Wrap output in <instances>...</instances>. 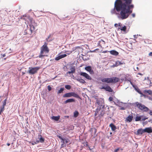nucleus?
I'll return each mask as SVG.
<instances>
[{"label": "nucleus", "instance_id": "a18cd8bd", "mask_svg": "<svg viewBox=\"0 0 152 152\" xmlns=\"http://www.w3.org/2000/svg\"><path fill=\"white\" fill-rule=\"evenodd\" d=\"M148 55L150 56H151L152 57V52H150L149 54Z\"/></svg>", "mask_w": 152, "mask_h": 152}, {"label": "nucleus", "instance_id": "ddd939ff", "mask_svg": "<svg viewBox=\"0 0 152 152\" xmlns=\"http://www.w3.org/2000/svg\"><path fill=\"white\" fill-rule=\"evenodd\" d=\"M133 116L132 115L128 116L126 118L125 121L127 122H131L133 119Z\"/></svg>", "mask_w": 152, "mask_h": 152}, {"label": "nucleus", "instance_id": "5fc2aeb1", "mask_svg": "<svg viewBox=\"0 0 152 152\" xmlns=\"http://www.w3.org/2000/svg\"><path fill=\"white\" fill-rule=\"evenodd\" d=\"M7 146H9L10 145V144L9 143H7Z\"/></svg>", "mask_w": 152, "mask_h": 152}, {"label": "nucleus", "instance_id": "aec40b11", "mask_svg": "<svg viewBox=\"0 0 152 152\" xmlns=\"http://www.w3.org/2000/svg\"><path fill=\"white\" fill-rule=\"evenodd\" d=\"M72 92L66 93L63 95L64 97H72Z\"/></svg>", "mask_w": 152, "mask_h": 152}, {"label": "nucleus", "instance_id": "6e6d98bb", "mask_svg": "<svg viewBox=\"0 0 152 152\" xmlns=\"http://www.w3.org/2000/svg\"><path fill=\"white\" fill-rule=\"evenodd\" d=\"M122 26L123 25H122V26H119L120 27L119 28L120 29V28H121Z\"/></svg>", "mask_w": 152, "mask_h": 152}, {"label": "nucleus", "instance_id": "c9c22d12", "mask_svg": "<svg viewBox=\"0 0 152 152\" xmlns=\"http://www.w3.org/2000/svg\"><path fill=\"white\" fill-rule=\"evenodd\" d=\"M67 55L66 54H64L62 55H60L61 58H64Z\"/></svg>", "mask_w": 152, "mask_h": 152}, {"label": "nucleus", "instance_id": "c03bdc74", "mask_svg": "<svg viewBox=\"0 0 152 152\" xmlns=\"http://www.w3.org/2000/svg\"><path fill=\"white\" fill-rule=\"evenodd\" d=\"M1 55L2 58H3L6 56L5 54H1Z\"/></svg>", "mask_w": 152, "mask_h": 152}, {"label": "nucleus", "instance_id": "412c9836", "mask_svg": "<svg viewBox=\"0 0 152 152\" xmlns=\"http://www.w3.org/2000/svg\"><path fill=\"white\" fill-rule=\"evenodd\" d=\"M86 12H85L79 14V16L81 18H84L86 15Z\"/></svg>", "mask_w": 152, "mask_h": 152}, {"label": "nucleus", "instance_id": "7c9ffc66", "mask_svg": "<svg viewBox=\"0 0 152 152\" xmlns=\"http://www.w3.org/2000/svg\"><path fill=\"white\" fill-rule=\"evenodd\" d=\"M63 142L64 143V142H65V143H69L70 142L69 140L68 139H64V140H63Z\"/></svg>", "mask_w": 152, "mask_h": 152}, {"label": "nucleus", "instance_id": "72a5a7b5", "mask_svg": "<svg viewBox=\"0 0 152 152\" xmlns=\"http://www.w3.org/2000/svg\"><path fill=\"white\" fill-rule=\"evenodd\" d=\"M7 100V99H5L4 100V102L3 103V107H4V106L6 105V103Z\"/></svg>", "mask_w": 152, "mask_h": 152}, {"label": "nucleus", "instance_id": "4c0bfd02", "mask_svg": "<svg viewBox=\"0 0 152 152\" xmlns=\"http://www.w3.org/2000/svg\"><path fill=\"white\" fill-rule=\"evenodd\" d=\"M4 110V107H2L1 108V109L0 110V115H1V113L3 112V111Z\"/></svg>", "mask_w": 152, "mask_h": 152}, {"label": "nucleus", "instance_id": "cd10ccee", "mask_svg": "<svg viewBox=\"0 0 152 152\" xmlns=\"http://www.w3.org/2000/svg\"><path fill=\"white\" fill-rule=\"evenodd\" d=\"M39 136L41 137L39 139V142L41 143L45 141V139L42 137L41 135H40Z\"/></svg>", "mask_w": 152, "mask_h": 152}, {"label": "nucleus", "instance_id": "bb28decb", "mask_svg": "<svg viewBox=\"0 0 152 152\" xmlns=\"http://www.w3.org/2000/svg\"><path fill=\"white\" fill-rule=\"evenodd\" d=\"M126 27L125 26H124L121 28H120V29L121 31L125 32L126 31Z\"/></svg>", "mask_w": 152, "mask_h": 152}, {"label": "nucleus", "instance_id": "5701e85b", "mask_svg": "<svg viewBox=\"0 0 152 152\" xmlns=\"http://www.w3.org/2000/svg\"><path fill=\"white\" fill-rule=\"evenodd\" d=\"M72 96H73L77 98H80L79 96L76 93L74 92H72Z\"/></svg>", "mask_w": 152, "mask_h": 152}, {"label": "nucleus", "instance_id": "1a4fd4ad", "mask_svg": "<svg viewBox=\"0 0 152 152\" xmlns=\"http://www.w3.org/2000/svg\"><path fill=\"white\" fill-rule=\"evenodd\" d=\"M85 69L88 72L91 74L92 75L94 74V71L92 69V68L91 66H87L85 67Z\"/></svg>", "mask_w": 152, "mask_h": 152}, {"label": "nucleus", "instance_id": "0eeeda50", "mask_svg": "<svg viewBox=\"0 0 152 152\" xmlns=\"http://www.w3.org/2000/svg\"><path fill=\"white\" fill-rule=\"evenodd\" d=\"M99 88L101 89H105L106 91H108L110 92H112L113 91V90L108 85L103 86L102 87L100 88Z\"/></svg>", "mask_w": 152, "mask_h": 152}, {"label": "nucleus", "instance_id": "dca6fc26", "mask_svg": "<svg viewBox=\"0 0 152 152\" xmlns=\"http://www.w3.org/2000/svg\"><path fill=\"white\" fill-rule=\"evenodd\" d=\"M144 132V129H140L137 130L136 134L137 135L142 134Z\"/></svg>", "mask_w": 152, "mask_h": 152}, {"label": "nucleus", "instance_id": "423d86ee", "mask_svg": "<svg viewBox=\"0 0 152 152\" xmlns=\"http://www.w3.org/2000/svg\"><path fill=\"white\" fill-rule=\"evenodd\" d=\"M104 101V99H96V102L95 103L96 106L97 105L98 107L102 106Z\"/></svg>", "mask_w": 152, "mask_h": 152}, {"label": "nucleus", "instance_id": "f3484780", "mask_svg": "<svg viewBox=\"0 0 152 152\" xmlns=\"http://www.w3.org/2000/svg\"><path fill=\"white\" fill-rule=\"evenodd\" d=\"M75 102V100L73 99H69L66 100L64 103L65 104H66L68 103Z\"/></svg>", "mask_w": 152, "mask_h": 152}, {"label": "nucleus", "instance_id": "052dcab7", "mask_svg": "<svg viewBox=\"0 0 152 152\" xmlns=\"http://www.w3.org/2000/svg\"><path fill=\"white\" fill-rule=\"evenodd\" d=\"M6 58H4V60H6Z\"/></svg>", "mask_w": 152, "mask_h": 152}, {"label": "nucleus", "instance_id": "864d4df0", "mask_svg": "<svg viewBox=\"0 0 152 152\" xmlns=\"http://www.w3.org/2000/svg\"><path fill=\"white\" fill-rule=\"evenodd\" d=\"M148 99H149L150 100H152V98L150 97H148Z\"/></svg>", "mask_w": 152, "mask_h": 152}, {"label": "nucleus", "instance_id": "ea45409f", "mask_svg": "<svg viewBox=\"0 0 152 152\" xmlns=\"http://www.w3.org/2000/svg\"><path fill=\"white\" fill-rule=\"evenodd\" d=\"M48 89L49 91L51 90L52 88L50 85H49L48 86Z\"/></svg>", "mask_w": 152, "mask_h": 152}, {"label": "nucleus", "instance_id": "603ef678", "mask_svg": "<svg viewBox=\"0 0 152 152\" xmlns=\"http://www.w3.org/2000/svg\"><path fill=\"white\" fill-rule=\"evenodd\" d=\"M134 38H137V37H136V36L135 35H134Z\"/></svg>", "mask_w": 152, "mask_h": 152}, {"label": "nucleus", "instance_id": "9d476101", "mask_svg": "<svg viewBox=\"0 0 152 152\" xmlns=\"http://www.w3.org/2000/svg\"><path fill=\"white\" fill-rule=\"evenodd\" d=\"M111 77L104 78L101 79V81L104 83H111Z\"/></svg>", "mask_w": 152, "mask_h": 152}, {"label": "nucleus", "instance_id": "de8ad7c7", "mask_svg": "<svg viewBox=\"0 0 152 152\" xmlns=\"http://www.w3.org/2000/svg\"><path fill=\"white\" fill-rule=\"evenodd\" d=\"M149 114L150 115L152 116V111H150L149 113Z\"/></svg>", "mask_w": 152, "mask_h": 152}, {"label": "nucleus", "instance_id": "a211bd4d", "mask_svg": "<svg viewBox=\"0 0 152 152\" xmlns=\"http://www.w3.org/2000/svg\"><path fill=\"white\" fill-rule=\"evenodd\" d=\"M110 53L111 54L114 56H117L118 54V53L115 50L110 51Z\"/></svg>", "mask_w": 152, "mask_h": 152}, {"label": "nucleus", "instance_id": "2eb2a0df", "mask_svg": "<svg viewBox=\"0 0 152 152\" xmlns=\"http://www.w3.org/2000/svg\"><path fill=\"white\" fill-rule=\"evenodd\" d=\"M144 131L145 132H146L148 133H151L152 132V129L151 127L146 128L144 129Z\"/></svg>", "mask_w": 152, "mask_h": 152}, {"label": "nucleus", "instance_id": "3c124183", "mask_svg": "<svg viewBox=\"0 0 152 152\" xmlns=\"http://www.w3.org/2000/svg\"><path fill=\"white\" fill-rule=\"evenodd\" d=\"M132 15L133 17H134L135 16V15L134 14H132Z\"/></svg>", "mask_w": 152, "mask_h": 152}, {"label": "nucleus", "instance_id": "e2e57ef3", "mask_svg": "<svg viewBox=\"0 0 152 152\" xmlns=\"http://www.w3.org/2000/svg\"><path fill=\"white\" fill-rule=\"evenodd\" d=\"M116 104V105H118L117 104Z\"/></svg>", "mask_w": 152, "mask_h": 152}, {"label": "nucleus", "instance_id": "8fccbe9b", "mask_svg": "<svg viewBox=\"0 0 152 152\" xmlns=\"http://www.w3.org/2000/svg\"><path fill=\"white\" fill-rule=\"evenodd\" d=\"M137 75H143V74H142V73H137Z\"/></svg>", "mask_w": 152, "mask_h": 152}, {"label": "nucleus", "instance_id": "49530a36", "mask_svg": "<svg viewBox=\"0 0 152 152\" xmlns=\"http://www.w3.org/2000/svg\"><path fill=\"white\" fill-rule=\"evenodd\" d=\"M118 26H122V24H121V23H119L118 24Z\"/></svg>", "mask_w": 152, "mask_h": 152}, {"label": "nucleus", "instance_id": "c756f323", "mask_svg": "<svg viewBox=\"0 0 152 152\" xmlns=\"http://www.w3.org/2000/svg\"><path fill=\"white\" fill-rule=\"evenodd\" d=\"M79 115V113L78 111H75L74 113V117H77Z\"/></svg>", "mask_w": 152, "mask_h": 152}, {"label": "nucleus", "instance_id": "f704fd0d", "mask_svg": "<svg viewBox=\"0 0 152 152\" xmlns=\"http://www.w3.org/2000/svg\"><path fill=\"white\" fill-rule=\"evenodd\" d=\"M79 82L82 83H85V81L82 79H80L79 80H77Z\"/></svg>", "mask_w": 152, "mask_h": 152}, {"label": "nucleus", "instance_id": "6ab92c4d", "mask_svg": "<svg viewBox=\"0 0 152 152\" xmlns=\"http://www.w3.org/2000/svg\"><path fill=\"white\" fill-rule=\"evenodd\" d=\"M109 126L111 127L112 131H115L116 129V126L113 123L110 124Z\"/></svg>", "mask_w": 152, "mask_h": 152}, {"label": "nucleus", "instance_id": "e433bc0d", "mask_svg": "<svg viewBox=\"0 0 152 152\" xmlns=\"http://www.w3.org/2000/svg\"><path fill=\"white\" fill-rule=\"evenodd\" d=\"M121 149V151L123 150V149L120 148H118L116 149L114 151V152H118V151Z\"/></svg>", "mask_w": 152, "mask_h": 152}, {"label": "nucleus", "instance_id": "a878e982", "mask_svg": "<svg viewBox=\"0 0 152 152\" xmlns=\"http://www.w3.org/2000/svg\"><path fill=\"white\" fill-rule=\"evenodd\" d=\"M124 64L125 63H124V62L122 63L121 62L118 61L116 62L115 66H119V65L123 64Z\"/></svg>", "mask_w": 152, "mask_h": 152}, {"label": "nucleus", "instance_id": "4468645a", "mask_svg": "<svg viewBox=\"0 0 152 152\" xmlns=\"http://www.w3.org/2000/svg\"><path fill=\"white\" fill-rule=\"evenodd\" d=\"M70 69L71 71H69V72H67L66 73V75L68 74H73V73H75V67H72Z\"/></svg>", "mask_w": 152, "mask_h": 152}, {"label": "nucleus", "instance_id": "4be33fe9", "mask_svg": "<svg viewBox=\"0 0 152 152\" xmlns=\"http://www.w3.org/2000/svg\"><path fill=\"white\" fill-rule=\"evenodd\" d=\"M143 92L145 94H148L149 95H152V91L151 90H145Z\"/></svg>", "mask_w": 152, "mask_h": 152}, {"label": "nucleus", "instance_id": "a19ab883", "mask_svg": "<svg viewBox=\"0 0 152 152\" xmlns=\"http://www.w3.org/2000/svg\"><path fill=\"white\" fill-rule=\"evenodd\" d=\"M113 98L112 97H110L109 98V101H112L113 100Z\"/></svg>", "mask_w": 152, "mask_h": 152}, {"label": "nucleus", "instance_id": "13d9d810", "mask_svg": "<svg viewBox=\"0 0 152 152\" xmlns=\"http://www.w3.org/2000/svg\"><path fill=\"white\" fill-rule=\"evenodd\" d=\"M89 149L90 150H91V149L89 147Z\"/></svg>", "mask_w": 152, "mask_h": 152}, {"label": "nucleus", "instance_id": "f257e3e1", "mask_svg": "<svg viewBox=\"0 0 152 152\" xmlns=\"http://www.w3.org/2000/svg\"><path fill=\"white\" fill-rule=\"evenodd\" d=\"M132 1V0H116L114 8L111 10V13L116 14L120 19L127 18L132 13L134 8Z\"/></svg>", "mask_w": 152, "mask_h": 152}, {"label": "nucleus", "instance_id": "79ce46f5", "mask_svg": "<svg viewBox=\"0 0 152 152\" xmlns=\"http://www.w3.org/2000/svg\"><path fill=\"white\" fill-rule=\"evenodd\" d=\"M58 137L59 138L62 140V141L64 140V139H63L61 137L59 136H58Z\"/></svg>", "mask_w": 152, "mask_h": 152}, {"label": "nucleus", "instance_id": "0e129e2a", "mask_svg": "<svg viewBox=\"0 0 152 152\" xmlns=\"http://www.w3.org/2000/svg\"><path fill=\"white\" fill-rule=\"evenodd\" d=\"M32 145H34V143H32Z\"/></svg>", "mask_w": 152, "mask_h": 152}, {"label": "nucleus", "instance_id": "f03ea898", "mask_svg": "<svg viewBox=\"0 0 152 152\" xmlns=\"http://www.w3.org/2000/svg\"><path fill=\"white\" fill-rule=\"evenodd\" d=\"M48 44L45 42L44 44L40 48V54L39 57V58H41L45 56L44 53H48L49 51V49L47 46Z\"/></svg>", "mask_w": 152, "mask_h": 152}, {"label": "nucleus", "instance_id": "2f4dec72", "mask_svg": "<svg viewBox=\"0 0 152 152\" xmlns=\"http://www.w3.org/2000/svg\"><path fill=\"white\" fill-rule=\"evenodd\" d=\"M64 90V88H61L58 91V94H60L63 92V91Z\"/></svg>", "mask_w": 152, "mask_h": 152}, {"label": "nucleus", "instance_id": "20e7f679", "mask_svg": "<svg viewBox=\"0 0 152 152\" xmlns=\"http://www.w3.org/2000/svg\"><path fill=\"white\" fill-rule=\"evenodd\" d=\"M29 21L30 23L29 25L30 26V31L29 34H31L33 32L35 31V27L37 26V23H35V21L31 18H28Z\"/></svg>", "mask_w": 152, "mask_h": 152}, {"label": "nucleus", "instance_id": "bf43d9fd", "mask_svg": "<svg viewBox=\"0 0 152 152\" xmlns=\"http://www.w3.org/2000/svg\"><path fill=\"white\" fill-rule=\"evenodd\" d=\"M148 152H152V151H149Z\"/></svg>", "mask_w": 152, "mask_h": 152}, {"label": "nucleus", "instance_id": "c85d7f7f", "mask_svg": "<svg viewBox=\"0 0 152 152\" xmlns=\"http://www.w3.org/2000/svg\"><path fill=\"white\" fill-rule=\"evenodd\" d=\"M141 120L142 121H144L145 120L147 119H148V118L146 117L145 116L143 115H141Z\"/></svg>", "mask_w": 152, "mask_h": 152}, {"label": "nucleus", "instance_id": "09e8293b", "mask_svg": "<svg viewBox=\"0 0 152 152\" xmlns=\"http://www.w3.org/2000/svg\"><path fill=\"white\" fill-rule=\"evenodd\" d=\"M114 26L115 27H117L118 26V24H117V23H115L114 24Z\"/></svg>", "mask_w": 152, "mask_h": 152}, {"label": "nucleus", "instance_id": "f8f14e48", "mask_svg": "<svg viewBox=\"0 0 152 152\" xmlns=\"http://www.w3.org/2000/svg\"><path fill=\"white\" fill-rule=\"evenodd\" d=\"M135 90L139 94H141V96H145V95L143 94V93L137 87L135 86L134 88Z\"/></svg>", "mask_w": 152, "mask_h": 152}, {"label": "nucleus", "instance_id": "39448f33", "mask_svg": "<svg viewBox=\"0 0 152 152\" xmlns=\"http://www.w3.org/2000/svg\"><path fill=\"white\" fill-rule=\"evenodd\" d=\"M39 69L40 67H29L28 72L30 75L34 74L37 72Z\"/></svg>", "mask_w": 152, "mask_h": 152}, {"label": "nucleus", "instance_id": "9b49d317", "mask_svg": "<svg viewBox=\"0 0 152 152\" xmlns=\"http://www.w3.org/2000/svg\"><path fill=\"white\" fill-rule=\"evenodd\" d=\"M111 80H112L111 81V83H115L118 82L120 80L117 77H111Z\"/></svg>", "mask_w": 152, "mask_h": 152}, {"label": "nucleus", "instance_id": "473e14b6", "mask_svg": "<svg viewBox=\"0 0 152 152\" xmlns=\"http://www.w3.org/2000/svg\"><path fill=\"white\" fill-rule=\"evenodd\" d=\"M65 88L66 89L69 90L71 88V86L69 85H66L65 86Z\"/></svg>", "mask_w": 152, "mask_h": 152}, {"label": "nucleus", "instance_id": "6e6552de", "mask_svg": "<svg viewBox=\"0 0 152 152\" xmlns=\"http://www.w3.org/2000/svg\"><path fill=\"white\" fill-rule=\"evenodd\" d=\"M80 74V75L83 76L87 79L90 80L91 79V77L86 72H81Z\"/></svg>", "mask_w": 152, "mask_h": 152}, {"label": "nucleus", "instance_id": "7ed1b4c3", "mask_svg": "<svg viewBox=\"0 0 152 152\" xmlns=\"http://www.w3.org/2000/svg\"><path fill=\"white\" fill-rule=\"evenodd\" d=\"M134 106L143 112H147L149 110V108L145 105L138 102L135 103Z\"/></svg>", "mask_w": 152, "mask_h": 152}, {"label": "nucleus", "instance_id": "37998d69", "mask_svg": "<svg viewBox=\"0 0 152 152\" xmlns=\"http://www.w3.org/2000/svg\"><path fill=\"white\" fill-rule=\"evenodd\" d=\"M131 85L132 86L133 88H134L135 86L134 85L132 82L131 81H130Z\"/></svg>", "mask_w": 152, "mask_h": 152}, {"label": "nucleus", "instance_id": "4d7b16f0", "mask_svg": "<svg viewBox=\"0 0 152 152\" xmlns=\"http://www.w3.org/2000/svg\"><path fill=\"white\" fill-rule=\"evenodd\" d=\"M121 110H124V108L123 107H122V108H121Z\"/></svg>", "mask_w": 152, "mask_h": 152}, {"label": "nucleus", "instance_id": "680f3d73", "mask_svg": "<svg viewBox=\"0 0 152 152\" xmlns=\"http://www.w3.org/2000/svg\"><path fill=\"white\" fill-rule=\"evenodd\" d=\"M37 142H39V141H37Z\"/></svg>", "mask_w": 152, "mask_h": 152}, {"label": "nucleus", "instance_id": "b1692460", "mask_svg": "<svg viewBox=\"0 0 152 152\" xmlns=\"http://www.w3.org/2000/svg\"><path fill=\"white\" fill-rule=\"evenodd\" d=\"M141 116H137L135 118V121H141Z\"/></svg>", "mask_w": 152, "mask_h": 152}, {"label": "nucleus", "instance_id": "58836bf2", "mask_svg": "<svg viewBox=\"0 0 152 152\" xmlns=\"http://www.w3.org/2000/svg\"><path fill=\"white\" fill-rule=\"evenodd\" d=\"M61 58L60 57V56H58V57H57L55 58V60L57 61L59 60Z\"/></svg>", "mask_w": 152, "mask_h": 152}, {"label": "nucleus", "instance_id": "393cba45", "mask_svg": "<svg viewBox=\"0 0 152 152\" xmlns=\"http://www.w3.org/2000/svg\"><path fill=\"white\" fill-rule=\"evenodd\" d=\"M60 118V116H53L52 117V118L54 120H55L56 121H58L59 119Z\"/></svg>", "mask_w": 152, "mask_h": 152}]
</instances>
